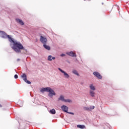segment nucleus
<instances>
[{
  "label": "nucleus",
  "mask_w": 129,
  "mask_h": 129,
  "mask_svg": "<svg viewBox=\"0 0 129 129\" xmlns=\"http://www.w3.org/2000/svg\"><path fill=\"white\" fill-rule=\"evenodd\" d=\"M3 35L2 36V38H8L9 41L11 43H13L14 45L12 47V49L14 50L17 53H21V50H24L23 45L19 42L14 41V39L10 37V35H8L6 33L3 32Z\"/></svg>",
  "instance_id": "f257e3e1"
},
{
  "label": "nucleus",
  "mask_w": 129,
  "mask_h": 129,
  "mask_svg": "<svg viewBox=\"0 0 129 129\" xmlns=\"http://www.w3.org/2000/svg\"><path fill=\"white\" fill-rule=\"evenodd\" d=\"M40 92H49V94L48 95V96H49V97H53V95H56V93H55L54 90H53V89H51V88H50V87L42 88L40 90Z\"/></svg>",
  "instance_id": "f03ea898"
},
{
  "label": "nucleus",
  "mask_w": 129,
  "mask_h": 129,
  "mask_svg": "<svg viewBox=\"0 0 129 129\" xmlns=\"http://www.w3.org/2000/svg\"><path fill=\"white\" fill-rule=\"evenodd\" d=\"M40 41L42 43V44H43V45H45V44H47L48 40H47V38H44L43 36H40Z\"/></svg>",
  "instance_id": "7ed1b4c3"
},
{
  "label": "nucleus",
  "mask_w": 129,
  "mask_h": 129,
  "mask_svg": "<svg viewBox=\"0 0 129 129\" xmlns=\"http://www.w3.org/2000/svg\"><path fill=\"white\" fill-rule=\"evenodd\" d=\"M59 71H60V72H61V73L63 74V75L64 76V77L66 78H69V77H70V76H69V75H68V74H67L66 72H65V71H63L62 69H61L60 68H58V69Z\"/></svg>",
  "instance_id": "20e7f679"
},
{
  "label": "nucleus",
  "mask_w": 129,
  "mask_h": 129,
  "mask_svg": "<svg viewBox=\"0 0 129 129\" xmlns=\"http://www.w3.org/2000/svg\"><path fill=\"white\" fill-rule=\"evenodd\" d=\"M93 74H94V75H95V76H96V77L98 78V79H102V76H101V75H100V74H99V73H98L97 72H94L93 73Z\"/></svg>",
  "instance_id": "39448f33"
},
{
  "label": "nucleus",
  "mask_w": 129,
  "mask_h": 129,
  "mask_svg": "<svg viewBox=\"0 0 129 129\" xmlns=\"http://www.w3.org/2000/svg\"><path fill=\"white\" fill-rule=\"evenodd\" d=\"M22 78L23 79V80L25 81L26 83L28 84H31V82L27 80V75H26L25 74H23V75L22 76Z\"/></svg>",
  "instance_id": "423d86ee"
},
{
  "label": "nucleus",
  "mask_w": 129,
  "mask_h": 129,
  "mask_svg": "<svg viewBox=\"0 0 129 129\" xmlns=\"http://www.w3.org/2000/svg\"><path fill=\"white\" fill-rule=\"evenodd\" d=\"M67 54L71 57H76V53H74L73 51L68 52Z\"/></svg>",
  "instance_id": "0eeeda50"
},
{
  "label": "nucleus",
  "mask_w": 129,
  "mask_h": 129,
  "mask_svg": "<svg viewBox=\"0 0 129 129\" xmlns=\"http://www.w3.org/2000/svg\"><path fill=\"white\" fill-rule=\"evenodd\" d=\"M61 108L63 111H64V112H68V107L67 106L63 105L61 107Z\"/></svg>",
  "instance_id": "6e6552de"
},
{
  "label": "nucleus",
  "mask_w": 129,
  "mask_h": 129,
  "mask_svg": "<svg viewBox=\"0 0 129 129\" xmlns=\"http://www.w3.org/2000/svg\"><path fill=\"white\" fill-rule=\"evenodd\" d=\"M16 21L18 23V24H20V25H21V26H24V25H25V23H24V22H23L22 20L21 19H16Z\"/></svg>",
  "instance_id": "1a4fd4ad"
},
{
  "label": "nucleus",
  "mask_w": 129,
  "mask_h": 129,
  "mask_svg": "<svg viewBox=\"0 0 129 129\" xmlns=\"http://www.w3.org/2000/svg\"><path fill=\"white\" fill-rule=\"evenodd\" d=\"M90 95L92 97H94L95 96V92H94V91L90 90Z\"/></svg>",
  "instance_id": "9d476101"
},
{
  "label": "nucleus",
  "mask_w": 129,
  "mask_h": 129,
  "mask_svg": "<svg viewBox=\"0 0 129 129\" xmlns=\"http://www.w3.org/2000/svg\"><path fill=\"white\" fill-rule=\"evenodd\" d=\"M52 60H55L56 58L55 57H52V55H49L48 57V61H52Z\"/></svg>",
  "instance_id": "9b49d317"
},
{
  "label": "nucleus",
  "mask_w": 129,
  "mask_h": 129,
  "mask_svg": "<svg viewBox=\"0 0 129 129\" xmlns=\"http://www.w3.org/2000/svg\"><path fill=\"white\" fill-rule=\"evenodd\" d=\"M43 47H44V48L46 49V50H48V51L51 49V47H50V46L47 45L46 44H43Z\"/></svg>",
  "instance_id": "f8f14e48"
},
{
  "label": "nucleus",
  "mask_w": 129,
  "mask_h": 129,
  "mask_svg": "<svg viewBox=\"0 0 129 129\" xmlns=\"http://www.w3.org/2000/svg\"><path fill=\"white\" fill-rule=\"evenodd\" d=\"M59 100H61V101H65V99H64V96L63 95H60V97L58 98V101Z\"/></svg>",
  "instance_id": "ddd939ff"
},
{
  "label": "nucleus",
  "mask_w": 129,
  "mask_h": 129,
  "mask_svg": "<svg viewBox=\"0 0 129 129\" xmlns=\"http://www.w3.org/2000/svg\"><path fill=\"white\" fill-rule=\"evenodd\" d=\"M90 88L92 91H94L95 90V87L93 85L91 84L90 85Z\"/></svg>",
  "instance_id": "4468645a"
},
{
  "label": "nucleus",
  "mask_w": 129,
  "mask_h": 129,
  "mask_svg": "<svg viewBox=\"0 0 129 129\" xmlns=\"http://www.w3.org/2000/svg\"><path fill=\"white\" fill-rule=\"evenodd\" d=\"M49 112L51 113V114H55L56 113V110L54 109H52L50 110Z\"/></svg>",
  "instance_id": "2eb2a0df"
},
{
  "label": "nucleus",
  "mask_w": 129,
  "mask_h": 129,
  "mask_svg": "<svg viewBox=\"0 0 129 129\" xmlns=\"http://www.w3.org/2000/svg\"><path fill=\"white\" fill-rule=\"evenodd\" d=\"M77 127H79V128L83 129L84 127H85V125H78Z\"/></svg>",
  "instance_id": "dca6fc26"
},
{
  "label": "nucleus",
  "mask_w": 129,
  "mask_h": 129,
  "mask_svg": "<svg viewBox=\"0 0 129 129\" xmlns=\"http://www.w3.org/2000/svg\"><path fill=\"white\" fill-rule=\"evenodd\" d=\"M73 73H74V74H75L76 75H79L78 72H77V71L76 70L73 71Z\"/></svg>",
  "instance_id": "f3484780"
},
{
  "label": "nucleus",
  "mask_w": 129,
  "mask_h": 129,
  "mask_svg": "<svg viewBox=\"0 0 129 129\" xmlns=\"http://www.w3.org/2000/svg\"><path fill=\"white\" fill-rule=\"evenodd\" d=\"M64 102H72V101L70 99H65Z\"/></svg>",
  "instance_id": "a211bd4d"
},
{
  "label": "nucleus",
  "mask_w": 129,
  "mask_h": 129,
  "mask_svg": "<svg viewBox=\"0 0 129 129\" xmlns=\"http://www.w3.org/2000/svg\"><path fill=\"white\" fill-rule=\"evenodd\" d=\"M84 110H90V108H88L87 107H84Z\"/></svg>",
  "instance_id": "6ab92c4d"
},
{
  "label": "nucleus",
  "mask_w": 129,
  "mask_h": 129,
  "mask_svg": "<svg viewBox=\"0 0 129 129\" xmlns=\"http://www.w3.org/2000/svg\"><path fill=\"white\" fill-rule=\"evenodd\" d=\"M18 75H15L14 76V78H15V79H18Z\"/></svg>",
  "instance_id": "aec40b11"
},
{
  "label": "nucleus",
  "mask_w": 129,
  "mask_h": 129,
  "mask_svg": "<svg viewBox=\"0 0 129 129\" xmlns=\"http://www.w3.org/2000/svg\"><path fill=\"white\" fill-rule=\"evenodd\" d=\"M90 109H94V106H91L90 108Z\"/></svg>",
  "instance_id": "412c9836"
},
{
  "label": "nucleus",
  "mask_w": 129,
  "mask_h": 129,
  "mask_svg": "<svg viewBox=\"0 0 129 129\" xmlns=\"http://www.w3.org/2000/svg\"><path fill=\"white\" fill-rule=\"evenodd\" d=\"M60 56H61V57H64V56H65V54H60Z\"/></svg>",
  "instance_id": "4be33fe9"
},
{
  "label": "nucleus",
  "mask_w": 129,
  "mask_h": 129,
  "mask_svg": "<svg viewBox=\"0 0 129 129\" xmlns=\"http://www.w3.org/2000/svg\"><path fill=\"white\" fill-rule=\"evenodd\" d=\"M68 113H69L70 114H74V113H72V112H68Z\"/></svg>",
  "instance_id": "5701e85b"
},
{
  "label": "nucleus",
  "mask_w": 129,
  "mask_h": 129,
  "mask_svg": "<svg viewBox=\"0 0 129 129\" xmlns=\"http://www.w3.org/2000/svg\"><path fill=\"white\" fill-rule=\"evenodd\" d=\"M20 58L17 59V61H20Z\"/></svg>",
  "instance_id": "b1692460"
},
{
  "label": "nucleus",
  "mask_w": 129,
  "mask_h": 129,
  "mask_svg": "<svg viewBox=\"0 0 129 129\" xmlns=\"http://www.w3.org/2000/svg\"><path fill=\"white\" fill-rule=\"evenodd\" d=\"M3 106H2V105L0 104V107H2Z\"/></svg>",
  "instance_id": "393cba45"
}]
</instances>
